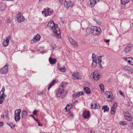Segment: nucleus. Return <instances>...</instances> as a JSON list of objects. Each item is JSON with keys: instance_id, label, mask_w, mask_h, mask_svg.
Instances as JSON below:
<instances>
[{"instance_id": "14", "label": "nucleus", "mask_w": 133, "mask_h": 133, "mask_svg": "<svg viewBox=\"0 0 133 133\" xmlns=\"http://www.w3.org/2000/svg\"><path fill=\"white\" fill-rule=\"evenodd\" d=\"M84 94V93L82 91L79 92L78 93H75L73 94L72 97L74 98H76L79 97V96L82 95Z\"/></svg>"}, {"instance_id": "37", "label": "nucleus", "mask_w": 133, "mask_h": 133, "mask_svg": "<svg viewBox=\"0 0 133 133\" xmlns=\"http://www.w3.org/2000/svg\"><path fill=\"white\" fill-rule=\"evenodd\" d=\"M58 69L60 71L63 72H65L66 70V68L65 67L61 68H58Z\"/></svg>"}, {"instance_id": "23", "label": "nucleus", "mask_w": 133, "mask_h": 133, "mask_svg": "<svg viewBox=\"0 0 133 133\" xmlns=\"http://www.w3.org/2000/svg\"><path fill=\"white\" fill-rule=\"evenodd\" d=\"M49 60L50 63L51 64H55L57 62V60L56 59H53L52 57H50L49 58Z\"/></svg>"}, {"instance_id": "55", "label": "nucleus", "mask_w": 133, "mask_h": 133, "mask_svg": "<svg viewBox=\"0 0 133 133\" xmlns=\"http://www.w3.org/2000/svg\"><path fill=\"white\" fill-rule=\"evenodd\" d=\"M90 133H95V132L92 130H90Z\"/></svg>"}, {"instance_id": "30", "label": "nucleus", "mask_w": 133, "mask_h": 133, "mask_svg": "<svg viewBox=\"0 0 133 133\" xmlns=\"http://www.w3.org/2000/svg\"><path fill=\"white\" fill-rule=\"evenodd\" d=\"M21 112V110L20 109H18L15 110V115H20Z\"/></svg>"}, {"instance_id": "8", "label": "nucleus", "mask_w": 133, "mask_h": 133, "mask_svg": "<svg viewBox=\"0 0 133 133\" xmlns=\"http://www.w3.org/2000/svg\"><path fill=\"white\" fill-rule=\"evenodd\" d=\"M105 94L107 95L108 97V100L109 101H112L114 99L112 93L111 92L107 91L105 92Z\"/></svg>"}, {"instance_id": "57", "label": "nucleus", "mask_w": 133, "mask_h": 133, "mask_svg": "<svg viewBox=\"0 0 133 133\" xmlns=\"http://www.w3.org/2000/svg\"><path fill=\"white\" fill-rule=\"evenodd\" d=\"M1 117L2 118H4V115H1Z\"/></svg>"}, {"instance_id": "32", "label": "nucleus", "mask_w": 133, "mask_h": 133, "mask_svg": "<svg viewBox=\"0 0 133 133\" xmlns=\"http://www.w3.org/2000/svg\"><path fill=\"white\" fill-rule=\"evenodd\" d=\"M15 119L16 122L19 121L21 119L20 115H15Z\"/></svg>"}, {"instance_id": "22", "label": "nucleus", "mask_w": 133, "mask_h": 133, "mask_svg": "<svg viewBox=\"0 0 133 133\" xmlns=\"http://www.w3.org/2000/svg\"><path fill=\"white\" fill-rule=\"evenodd\" d=\"M123 70L128 72H131L132 69L131 68L128 66H124L123 68Z\"/></svg>"}, {"instance_id": "26", "label": "nucleus", "mask_w": 133, "mask_h": 133, "mask_svg": "<svg viewBox=\"0 0 133 133\" xmlns=\"http://www.w3.org/2000/svg\"><path fill=\"white\" fill-rule=\"evenodd\" d=\"M131 47V46H127L124 49V51L126 53L129 52L130 51Z\"/></svg>"}, {"instance_id": "56", "label": "nucleus", "mask_w": 133, "mask_h": 133, "mask_svg": "<svg viewBox=\"0 0 133 133\" xmlns=\"http://www.w3.org/2000/svg\"><path fill=\"white\" fill-rule=\"evenodd\" d=\"M126 114L127 115H130V114L129 113V111H127L126 112Z\"/></svg>"}, {"instance_id": "7", "label": "nucleus", "mask_w": 133, "mask_h": 133, "mask_svg": "<svg viewBox=\"0 0 133 133\" xmlns=\"http://www.w3.org/2000/svg\"><path fill=\"white\" fill-rule=\"evenodd\" d=\"M96 55L94 53H93L92 55V64L91 66L93 67H96L97 65V59L96 57Z\"/></svg>"}, {"instance_id": "53", "label": "nucleus", "mask_w": 133, "mask_h": 133, "mask_svg": "<svg viewBox=\"0 0 133 133\" xmlns=\"http://www.w3.org/2000/svg\"><path fill=\"white\" fill-rule=\"evenodd\" d=\"M3 122H0V127H2L3 125Z\"/></svg>"}, {"instance_id": "51", "label": "nucleus", "mask_w": 133, "mask_h": 133, "mask_svg": "<svg viewBox=\"0 0 133 133\" xmlns=\"http://www.w3.org/2000/svg\"><path fill=\"white\" fill-rule=\"evenodd\" d=\"M104 41L106 42L107 43H108L110 41L109 39H104Z\"/></svg>"}, {"instance_id": "41", "label": "nucleus", "mask_w": 133, "mask_h": 133, "mask_svg": "<svg viewBox=\"0 0 133 133\" xmlns=\"http://www.w3.org/2000/svg\"><path fill=\"white\" fill-rule=\"evenodd\" d=\"M7 124L8 125L10 126L12 129H14V128H13L12 126L13 125V124L12 123H7Z\"/></svg>"}, {"instance_id": "38", "label": "nucleus", "mask_w": 133, "mask_h": 133, "mask_svg": "<svg viewBox=\"0 0 133 133\" xmlns=\"http://www.w3.org/2000/svg\"><path fill=\"white\" fill-rule=\"evenodd\" d=\"M99 86L101 90L102 91V90L103 91V92H104V85L102 84H100Z\"/></svg>"}, {"instance_id": "19", "label": "nucleus", "mask_w": 133, "mask_h": 133, "mask_svg": "<svg viewBox=\"0 0 133 133\" xmlns=\"http://www.w3.org/2000/svg\"><path fill=\"white\" fill-rule=\"evenodd\" d=\"M6 97V95L4 94L3 93L2 95L0 96V104H2L3 102L4 101L5 98Z\"/></svg>"}, {"instance_id": "31", "label": "nucleus", "mask_w": 133, "mask_h": 133, "mask_svg": "<svg viewBox=\"0 0 133 133\" xmlns=\"http://www.w3.org/2000/svg\"><path fill=\"white\" fill-rule=\"evenodd\" d=\"M102 109L104 110V112L105 111H108L109 110V108L107 105L103 106L102 108Z\"/></svg>"}, {"instance_id": "43", "label": "nucleus", "mask_w": 133, "mask_h": 133, "mask_svg": "<svg viewBox=\"0 0 133 133\" xmlns=\"http://www.w3.org/2000/svg\"><path fill=\"white\" fill-rule=\"evenodd\" d=\"M117 104L115 102L114 103L112 107V108H115V109H116L117 107Z\"/></svg>"}, {"instance_id": "21", "label": "nucleus", "mask_w": 133, "mask_h": 133, "mask_svg": "<svg viewBox=\"0 0 133 133\" xmlns=\"http://www.w3.org/2000/svg\"><path fill=\"white\" fill-rule=\"evenodd\" d=\"M56 83V80L55 79H53L52 82L51 83H50L49 85V87L48 89V91Z\"/></svg>"}, {"instance_id": "29", "label": "nucleus", "mask_w": 133, "mask_h": 133, "mask_svg": "<svg viewBox=\"0 0 133 133\" xmlns=\"http://www.w3.org/2000/svg\"><path fill=\"white\" fill-rule=\"evenodd\" d=\"M124 117L128 121H131L132 119V117L130 115H125Z\"/></svg>"}, {"instance_id": "20", "label": "nucleus", "mask_w": 133, "mask_h": 133, "mask_svg": "<svg viewBox=\"0 0 133 133\" xmlns=\"http://www.w3.org/2000/svg\"><path fill=\"white\" fill-rule=\"evenodd\" d=\"M102 56H100L98 57L97 58V60L98 61V64L100 66V68L101 69H102L103 68V67L102 66L101 63L102 62Z\"/></svg>"}, {"instance_id": "47", "label": "nucleus", "mask_w": 133, "mask_h": 133, "mask_svg": "<svg viewBox=\"0 0 133 133\" xmlns=\"http://www.w3.org/2000/svg\"><path fill=\"white\" fill-rule=\"evenodd\" d=\"M66 107H67L68 108H70V107L71 108L72 107V104H69L67 105Z\"/></svg>"}, {"instance_id": "1", "label": "nucleus", "mask_w": 133, "mask_h": 133, "mask_svg": "<svg viewBox=\"0 0 133 133\" xmlns=\"http://www.w3.org/2000/svg\"><path fill=\"white\" fill-rule=\"evenodd\" d=\"M47 26L53 30V32L52 35L53 36H55L58 39L61 38L60 30H58L57 31L56 29V28L57 27L58 25L55 24L53 21H51L48 23Z\"/></svg>"}, {"instance_id": "40", "label": "nucleus", "mask_w": 133, "mask_h": 133, "mask_svg": "<svg viewBox=\"0 0 133 133\" xmlns=\"http://www.w3.org/2000/svg\"><path fill=\"white\" fill-rule=\"evenodd\" d=\"M30 116H31L32 117H33V118L37 122L38 124V125L39 126H40L41 125H39V120L38 118L36 119L34 116L32 115H30Z\"/></svg>"}, {"instance_id": "12", "label": "nucleus", "mask_w": 133, "mask_h": 133, "mask_svg": "<svg viewBox=\"0 0 133 133\" xmlns=\"http://www.w3.org/2000/svg\"><path fill=\"white\" fill-rule=\"evenodd\" d=\"M72 77L74 79H79L81 78V76L79 75L78 72H74L72 75Z\"/></svg>"}, {"instance_id": "34", "label": "nucleus", "mask_w": 133, "mask_h": 133, "mask_svg": "<svg viewBox=\"0 0 133 133\" xmlns=\"http://www.w3.org/2000/svg\"><path fill=\"white\" fill-rule=\"evenodd\" d=\"M128 63L129 64L133 65V58L131 57L129 58Z\"/></svg>"}, {"instance_id": "42", "label": "nucleus", "mask_w": 133, "mask_h": 133, "mask_svg": "<svg viewBox=\"0 0 133 133\" xmlns=\"http://www.w3.org/2000/svg\"><path fill=\"white\" fill-rule=\"evenodd\" d=\"M126 124V122L125 121H123V122H120L119 124L120 125H123L125 124Z\"/></svg>"}, {"instance_id": "5", "label": "nucleus", "mask_w": 133, "mask_h": 133, "mask_svg": "<svg viewBox=\"0 0 133 133\" xmlns=\"http://www.w3.org/2000/svg\"><path fill=\"white\" fill-rule=\"evenodd\" d=\"M94 34V35H99L101 33V30L99 27L96 26H93Z\"/></svg>"}, {"instance_id": "17", "label": "nucleus", "mask_w": 133, "mask_h": 133, "mask_svg": "<svg viewBox=\"0 0 133 133\" xmlns=\"http://www.w3.org/2000/svg\"><path fill=\"white\" fill-rule=\"evenodd\" d=\"M41 36L39 34L36 35L32 39V40L34 42V43H35L36 41L37 42L39 41L40 38Z\"/></svg>"}, {"instance_id": "62", "label": "nucleus", "mask_w": 133, "mask_h": 133, "mask_svg": "<svg viewBox=\"0 0 133 133\" xmlns=\"http://www.w3.org/2000/svg\"><path fill=\"white\" fill-rule=\"evenodd\" d=\"M39 125H41L40 126L42 125L41 124V123H39Z\"/></svg>"}, {"instance_id": "61", "label": "nucleus", "mask_w": 133, "mask_h": 133, "mask_svg": "<svg viewBox=\"0 0 133 133\" xmlns=\"http://www.w3.org/2000/svg\"><path fill=\"white\" fill-rule=\"evenodd\" d=\"M2 23V21H1V20H0V24H1Z\"/></svg>"}, {"instance_id": "48", "label": "nucleus", "mask_w": 133, "mask_h": 133, "mask_svg": "<svg viewBox=\"0 0 133 133\" xmlns=\"http://www.w3.org/2000/svg\"><path fill=\"white\" fill-rule=\"evenodd\" d=\"M52 47V49L54 50L56 47V45L55 44H53Z\"/></svg>"}, {"instance_id": "27", "label": "nucleus", "mask_w": 133, "mask_h": 133, "mask_svg": "<svg viewBox=\"0 0 133 133\" xmlns=\"http://www.w3.org/2000/svg\"><path fill=\"white\" fill-rule=\"evenodd\" d=\"M84 90L85 92L87 94L90 93L91 92L89 88L87 87H86L84 88Z\"/></svg>"}, {"instance_id": "63", "label": "nucleus", "mask_w": 133, "mask_h": 133, "mask_svg": "<svg viewBox=\"0 0 133 133\" xmlns=\"http://www.w3.org/2000/svg\"><path fill=\"white\" fill-rule=\"evenodd\" d=\"M5 116L7 117H8V115H5Z\"/></svg>"}, {"instance_id": "35", "label": "nucleus", "mask_w": 133, "mask_h": 133, "mask_svg": "<svg viewBox=\"0 0 133 133\" xmlns=\"http://www.w3.org/2000/svg\"><path fill=\"white\" fill-rule=\"evenodd\" d=\"M6 20L7 23L8 24H11L12 21V19H11L10 17H7Z\"/></svg>"}, {"instance_id": "50", "label": "nucleus", "mask_w": 133, "mask_h": 133, "mask_svg": "<svg viewBox=\"0 0 133 133\" xmlns=\"http://www.w3.org/2000/svg\"><path fill=\"white\" fill-rule=\"evenodd\" d=\"M5 91V87L4 86L2 88V91H1V92H0V94L1 93V92L2 91H3V93H4V92Z\"/></svg>"}, {"instance_id": "2", "label": "nucleus", "mask_w": 133, "mask_h": 133, "mask_svg": "<svg viewBox=\"0 0 133 133\" xmlns=\"http://www.w3.org/2000/svg\"><path fill=\"white\" fill-rule=\"evenodd\" d=\"M67 92L64 89L59 88L58 92L56 93V95L58 97H60L62 98H64L66 95Z\"/></svg>"}, {"instance_id": "49", "label": "nucleus", "mask_w": 133, "mask_h": 133, "mask_svg": "<svg viewBox=\"0 0 133 133\" xmlns=\"http://www.w3.org/2000/svg\"><path fill=\"white\" fill-rule=\"evenodd\" d=\"M37 112L38 111L37 110H35L33 111V114L35 115H36Z\"/></svg>"}, {"instance_id": "52", "label": "nucleus", "mask_w": 133, "mask_h": 133, "mask_svg": "<svg viewBox=\"0 0 133 133\" xmlns=\"http://www.w3.org/2000/svg\"><path fill=\"white\" fill-rule=\"evenodd\" d=\"M130 57H125L124 58V59L125 60L127 61L128 62V60H129V58H130Z\"/></svg>"}, {"instance_id": "59", "label": "nucleus", "mask_w": 133, "mask_h": 133, "mask_svg": "<svg viewBox=\"0 0 133 133\" xmlns=\"http://www.w3.org/2000/svg\"><path fill=\"white\" fill-rule=\"evenodd\" d=\"M14 0H5L6 1H13Z\"/></svg>"}, {"instance_id": "64", "label": "nucleus", "mask_w": 133, "mask_h": 133, "mask_svg": "<svg viewBox=\"0 0 133 133\" xmlns=\"http://www.w3.org/2000/svg\"><path fill=\"white\" fill-rule=\"evenodd\" d=\"M39 1H40L41 0H39Z\"/></svg>"}, {"instance_id": "60", "label": "nucleus", "mask_w": 133, "mask_h": 133, "mask_svg": "<svg viewBox=\"0 0 133 133\" xmlns=\"http://www.w3.org/2000/svg\"><path fill=\"white\" fill-rule=\"evenodd\" d=\"M12 126H13V127H15L16 126V125L15 124H13V125Z\"/></svg>"}, {"instance_id": "58", "label": "nucleus", "mask_w": 133, "mask_h": 133, "mask_svg": "<svg viewBox=\"0 0 133 133\" xmlns=\"http://www.w3.org/2000/svg\"><path fill=\"white\" fill-rule=\"evenodd\" d=\"M78 101H76L75 102L73 103V104H75V103L76 102H78Z\"/></svg>"}, {"instance_id": "9", "label": "nucleus", "mask_w": 133, "mask_h": 133, "mask_svg": "<svg viewBox=\"0 0 133 133\" xmlns=\"http://www.w3.org/2000/svg\"><path fill=\"white\" fill-rule=\"evenodd\" d=\"M11 37L10 36H6L5 39H4L3 43V45L5 47L7 46L9 44V39Z\"/></svg>"}, {"instance_id": "24", "label": "nucleus", "mask_w": 133, "mask_h": 133, "mask_svg": "<svg viewBox=\"0 0 133 133\" xmlns=\"http://www.w3.org/2000/svg\"><path fill=\"white\" fill-rule=\"evenodd\" d=\"M28 115V112L25 110H23L22 112V118H26Z\"/></svg>"}, {"instance_id": "45", "label": "nucleus", "mask_w": 133, "mask_h": 133, "mask_svg": "<svg viewBox=\"0 0 133 133\" xmlns=\"http://www.w3.org/2000/svg\"><path fill=\"white\" fill-rule=\"evenodd\" d=\"M119 94L121 95L122 96H124L125 95L122 92V91L120 90L119 91Z\"/></svg>"}, {"instance_id": "46", "label": "nucleus", "mask_w": 133, "mask_h": 133, "mask_svg": "<svg viewBox=\"0 0 133 133\" xmlns=\"http://www.w3.org/2000/svg\"><path fill=\"white\" fill-rule=\"evenodd\" d=\"M71 108V107L70 108H68L66 106L65 107V109L66 111V112H67Z\"/></svg>"}, {"instance_id": "16", "label": "nucleus", "mask_w": 133, "mask_h": 133, "mask_svg": "<svg viewBox=\"0 0 133 133\" xmlns=\"http://www.w3.org/2000/svg\"><path fill=\"white\" fill-rule=\"evenodd\" d=\"M69 41L70 43L73 45L74 47L78 46L77 43L73 39L71 38H69Z\"/></svg>"}, {"instance_id": "13", "label": "nucleus", "mask_w": 133, "mask_h": 133, "mask_svg": "<svg viewBox=\"0 0 133 133\" xmlns=\"http://www.w3.org/2000/svg\"><path fill=\"white\" fill-rule=\"evenodd\" d=\"M16 17L17 21L19 23L23 22L25 20L23 16L21 15L20 13H18Z\"/></svg>"}, {"instance_id": "3", "label": "nucleus", "mask_w": 133, "mask_h": 133, "mask_svg": "<svg viewBox=\"0 0 133 133\" xmlns=\"http://www.w3.org/2000/svg\"><path fill=\"white\" fill-rule=\"evenodd\" d=\"M53 10L50 8H47V9H44L42 11V14L44 13V16L46 17L48 16L51 15L53 12Z\"/></svg>"}, {"instance_id": "15", "label": "nucleus", "mask_w": 133, "mask_h": 133, "mask_svg": "<svg viewBox=\"0 0 133 133\" xmlns=\"http://www.w3.org/2000/svg\"><path fill=\"white\" fill-rule=\"evenodd\" d=\"M74 5V4L70 1L66 2L65 1V3H64V5L65 7L67 8H69L70 7H72Z\"/></svg>"}, {"instance_id": "25", "label": "nucleus", "mask_w": 133, "mask_h": 133, "mask_svg": "<svg viewBox=\"0 0 133 133\" xmlns=\"http://www.w3.org/2000/svg\"><path fill=\"white\" fill-rule=\"evenodd\" d=\"M66 85L67 83H66L62 82L60 84L59 88L64 89L66 86Z\"/></svg>"}, {"instance_id": "18", "label": "nucleus", "mask_w": 133, "mask_h": 133, "mask_svg": "<svg viewBox=\"0 0 133 133\" xmlns=\"http://www.w3.org/2000/svg\"><path fill=\"white\" fill-rule=\"evenodd\" d=\"M99 0H90V5L91 7H94L95 5L96 4L97 2L99 1Z\"/></svg>"}, {"instance_id": "10", "label": "nucleus", "mask_w": 133, "mask_h": 133, "mask_svg": "<svg viewBox=\"0 0 133 133\" xmlns=\"http://www.w3.org/2000/svg\"><path fill=\"white\" fill-rule=\"evenodd\" d=\"M91 109H98L100 108V105L99 104H97L96 102L95 101H93L91 102L90 105Z\"/></svg>"}, {"instance_id": "11", "label": "nucleus", "mask_w": 133, "mask_h": 133, "mask_svg": "<svg viewBox=\"0 0 133 133\" xmlns=\"http://www.w3.org/2000/svg\"><path fill=\"white\" fill-rule=\"evenodd\" d=\"M82 116L85 119L89 118L90 116V112L89 111L85 110L83 112Z\"/></svg>"}, {"instance_id": "6", "label": "nucleus", "mask_w": 133, "mask_h": 133, "mask_svg": "<svg viewBox=\"0 0 133 133\" xmlns=\"http://www.w3.org/2000/svg\"><path fill=\"white\" fill-rule=\"evenodd\" d=\"M9 64L7 63L2 68L0 69V73L5 74L7 73L8 71Z\"/></svg>"}, {"instance_id": "33", "label": "nucleus", "mask_w": 133, "mask_h": 133, "mask_svg": "<svg viewBox=\"0 0 133 133\" xmlns=\"http://www.w3.org/2000/svg\"><path fill=\"white\" fill-rule=\"evenodd\" d=\"M130 0H121V3L124 5L127 3L129 2Z\"/></svg>"}, {"instance_id": "39", "label": "nucleus", "mask_w": 133, "mask_h": 133, "mask_svg": "<svg viewBox=\"0 0 133 133\" xmlns=\"http://www.w3.org/2000/svg\"><path fill=\"white\" fill-rule=\"evenodd\" d=\"M37 94L39 95H43L44 94V93L43 91H37Z\"/></svg>"}, {"instance_id": "28", "label": "nucleus", "mask_w": 133, "mask_h": 133, "mask_svg": "<svg viewBox=\"0 0 133 133\" xmlns=\"http://www.w3.org/2000/svg\"><path fill=\"white\" fill-rule=\"evenodd\" d=\"M93 26L91 27V28H90L88 29V33L89 34H92L93 35H94V30L93 29Z\"/></svg>"}, {"instance_id": "44", "label": "nucleus", "mask_w": 133, "mask_h": 133, "mask_svg": "<svg viewBox=\"0 0 133 133\" xmlns=\"http://www.w3.org/2000/svg\"><path fill=\"white\" fill-rule=\"evenodd\" d=\"M129 127L131 128V129H132L133 128V123L131 122L130 123Z\"/></svg>"}, {"instance_id": "54", "label": "nucleus", "mask_w": 133, "mask_h": 133, "mask_svg": "<svg viewBox=\"0 0 133 133\" xmlns=\"http://www.w3.org/2000/svg\"><path fill=\"white\" fill-rule=\"evenodd\" d=\"M69 114H70V117H73L74 116V115H73L72 113H70Z\"/></svg>"}, {"instance_id": "4", "label": "nucleus", "mask_w": 133, "mask_h": 133, "mask_svg": "<svg viewBox=\"0 0 133 133\" xmlns=\"http://www.w3.org/2000/svg\"><path fill=\"white\" fill-rule=\"evenodd\" d=\"M100 77L101 76L97 71H95L93 72L90 75V77L95 81L98 80Z\"/></svg>"}, {"instance_id": "36", "label": "nucleus", "mask_w": 133, "mask_h": 133, "mask_svg": "<svg viewBox=\"0 0 133 133\" xmlns=\"http://www.w3.org/2000/svg\"><path fill=\"white\" fill-rule=\"evenodd\" d=\"M116 109L113 108H112L111 110V114L112 115H114L115 113Z\"/></svg>"}]
</instances>
